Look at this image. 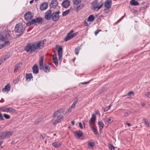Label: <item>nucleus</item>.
<instances>
[{
    "label": "nucleus",
    "mask_w": 150,
    "mask_h": 150,
    "mask_svg": "<svg viewBox=\"0 0 150 150\" xmlns=\"http://www.w3.org/2000/svg\"><path fill=\"white\" fill-rule=\"evenodd\" d=\"M113 121V118L111 117H110L108 119L106 122L109 124H110Z\"/></svg>",
    "instance_id": "33"
},
{
    "label": "nucleus",
    "mask_w": 150,
    "mask_h": 150,
    "mask_svg": "<svg viewBox=\"0 0 150 150\" xmlns=\"http://www.w3.org/2000/svg\"><path fill=\"white\" fill-rule=\"evenodd\" d=\"M0 110L5 112H8L9 111V108H6L5 107L0 108Z\"/></svg>",
    "instance_id": "27"
},
{
    "label": "nucleus",
    "mask_w": 150,
    "mask_h": 150,
    "mask_svg": "<svg viewBox=\"0 0 150 150\" xmlns=\"http://www.w3.org/2000/svg\"><path fill=\"white\" fill-rule=\"evenodd\" d=\"M53 60V62L55 64V65H56V66H57L58 65V60L57 59L56 60Z\"/></svg>",
    "instance_id": "45"
},
{
    "label": "nucleus",
    "mask_w": 150,
    "mask_h": 150,
    "mask_svg": "<svg viewBox=\"0 0 150 150\" xmlns=\"http://www.w3.org/2000/svg\"><path fill=\"white\" fill-rule=\"evenodd\" d=\"M82 45H81L79 46L78 47L75 49L74 52L76 55H77L79 54V50L81 49V46Z\"/></svg>",
    "instance_id": "23"
},
{
    "label": "nucleus",
    "mask_w": 150,
    "mask_h": 150,
    "mask_svg": "<svg viewBox=\"0 0 150 150\" xmlns=\"http://www.w3.org/2000/svg\"><path fill=\"white\" fill-rule=\"evenodd\" d=\"M26 79L27 80H28V81H30L31 79L33 78L32 75L31 73L27 74L26 76Z\"/></svg>",
    "instance_id": "24"
},
{
    "label": "nucleus",
    "mask_w": 150,
    "mask_h": 150,
    "mask_svg": "<svg viewBox=\"0 0 150 150\" xmlns=\"http://www.w3.org/2000/svg\"><path fill=\"white\" fill-rule=\"evenodd\" d=\"M72 108H71V107H70L67 110L66 112V113H68L71 112V111H72Z\"/></svg>",
    "instance_id": "49"
},
{
    "label": "nucleus",
    "mask_w": 150,
    "mask_h": 150,
    "mask_svg": "<svg viewBox=\"0 0 150 150\" xmlns=\"http://www.w3.org/2000/svg\"><path fill=\"white\" fill-rule=\"evenodd\" d=\"M44 60V57L42 56L40 58L39 61V68L40 70L43 69L46 73H48L50 72V67L48 65H46L45 64L43 65V61Z\"/></svg>",
    "instance_id": "2"
},
{
    "label": "nucleus",
    "mask_w": 150,
    "mask_h": 150,
    "mask_svg": "<svg viewBox=\"0 0 150 150\" xmlns=\"http://www.w3.org/2000/svg\"><path fill=\"white\" fill-rule=\"evenodd\" d=\"M40 121H35V124H38L40 122Z\"/></svg>",
    "instance_id": "64"
},
{
    "label": "nucleus",
    "mask_w": 150,
    "mask_h": 150,
    "mask_svg": "<svg viewBox=\"0 0 150 150\" xmlns=\"http://www.w3.org/2000/svg\"><path fill=\"white\" fill-rule=\"evenodd\" d=\"M108 11L109 10H108V9H105L104 10V12L106 13H108Z\"/></svg>",
    "instance_id": "61"
},
{
    "label": "nucleus",
    "mask_w": 150,
    "mask_h": 150,
    "mask_svg": "<svg viewBox=\"0 0 150 150\" xmlns=\"http://www.w3.org/2000/svg\"><path fill=\"white\" fill-rule=\"evenodd\" d=\"M6 59V58H2L0 60V63H1V64H2V63H4Z\"/></svg>",
    "instance_id": "46"
},
{
    "label": "nucleus",
    "mask_w": 150,
    "mask_h": 150,
    "mask_svg": "<svg viewBox=\"0 0 150 150\" xmlns=\"http://www.w3.org/2000/svg\"><path fill=\"white\" fill-rule=\"evenodd\" d=\"M92 130L94 133L96 135L97 134H98V133L97 130L94 127L92 128Z\"/></svg>",
    "instance_id": "35"
},
{
    "label": "nucleus",
    "mask_w": 150,
    "mask_h": 150,
    "mask_svg": "<svg viewBox=\"0 0 150 150\" xmlns=\"http://www.w3.org/2000/svg\"><path fill=\"white\" fill-rule=\"evenodd\" d=\"M84 25H85V26H87L89 25L88 23L86 22V20L84 22Z\"/></svg>",
    "instance_id": "56"
},
{
    "label": "nucleus",
    "mask_w": 150,
    "mask_h": 150,
    "mask_svg": "<svg viewBox=\"0 0 150 150\" xmlns=\"http://www.w3.org/2000/svg\"><path fill=\"white\" fill-rule=\"evenodd\" d=\"M48 7V4L45 2L41 4L40 6V9L41 11H44Z\"/></svg>",
    "instance_id": "11"
},
{
    "label": "nucleus",
    "mask_w": 150,
    "mask_h": 150,
    "mask_svg": "<svg viewBox=\"0 0 150 150\" xmlns=\"http://www.w3.org/2000/svg\"><path fill=\"white\" fill-rule=\"evenodd\" d=\"M61 144L57 142H55L52 143V146L54 147L58 148L60 146Z\"/></svg>",
    "instance_id": "28"
},
{
    "label": "nucleus",
    "mask_w": 150,
    "mask_h": 150,
    "mask_svg": "<svg viewBox=\"0 0 150 150\" xmlns=\"http://www.w3.org/2000/svg\"><path fill=\"white\" fill-rule=\"evenodd\" d=\"M88 145L89 146L93 147L94 145V143L92 142H89L88 143Z\"/></svg>",
    "instance_id": "42"
},
{
    "label": "nucleus",
    "mask_w": 150,
    "mask_h": 150,
    "mask_svg": "<svg viewBox=\"0 0 150 150\" xmlns=\"http://www.w3.org/2000/svg\"><path fill=\"white\" fill-rule=\"evenodd\" d=\"M145 97L146 98H150V92L146 94L145 95Z\"/></svg>",
    "instance_id": "50"
},
{
    "label": "nucleus",
    "mask_w": 150,
    "mask_h": 150,
    "mask_svg": "<svg viewBox=\"0 0 150 150\" xmlns=\"http://www.w3.org/2000/svg\"><path fill=\"white\" fill-rule=\"evenodd\" d=\"M59 18V15L57 14L53 13L52 14L51 18L53 21H57L58 20Z\"/></svg>",
    "instance_id": "10"
},
{
    "label": "nucleus",
    "mask_w": 150,
    "mask_h": 150,
    "mask_svg": "<svg viewBox=\"0 0 150 150\" xmlns=\"http://www.w3.org/2000/svg\"><path fill=\"white\" fill-rule=\"evenodd\" d=\"M75 106V105L73 104L70 107L72 108H74Z\"/></svg>",
    "instance_id": "62"
},
{
    "label": "nucleus",
    "mask_w": 150,
    "mask_h": 150,
    "mask_svg": "<svg viewBox=\"0 0 150 150\" xmlns=\"http://www.w3.org/2000/svg\"><path fill=\"white\" fill-rule=\"evenodd\" d=\"M98 125L99 126V128H103L104 126V125L103 122L100 121H98Z\"/></svg>",
    "instance_id": "32"
},
{
    "label": "nucleus",
    "mask_w": 150,
    "mask_h": 150,
    "mask_svg": "<svg viewBox=\"0 0 150 150\" xmlns=\"http://www.w3.org/2000/svg\"><path fill=\"white\" fill-rule=\"evenodd\" d=\"M35 19V21L36 23H41L42 24L41 22H43L42 18L41 17L37 18L36 19Z\"/></svg>",
    "instance_id": "25"
},
{
    "label": "nucleus",
    "mask_w": 150,
    "mask_h": 150,
    "mask_svg": "<svg viewBox=\"0 0 150 150\" xmlns=\"http://www.w3.org/2000/svg\"><path fill=\"white\" fill-rule=\"evenodd\" d=\"M10 43V42H9L6 41L4 42V43L0 46V47L1 48H2L4 47L6 45H9Z\"/></svg>",
    "instance_id": "31"
},
{
    "label": "nucleus",
    "mask_w": 150,
    "mask_h": 150,
    "mask_svg": "<svg viewBox=\"0 0 150 150\" xmlns=\"http://www.w3.org/2000/svg\"><path fill=\"white\" fill-rule=\"evenodd\" d=\"M82 0H73V2L74 4L78 5L81 2Z\"/></svg>",
    "instance_id": "30"
},
{
    "label": "nucleus",
    "mask_w": 150,
    "mask_h": 150,
    "mask_svg": "<svg viewBox=\"0 0 150 150\" xmlns=\"http://www.w3.org/2000/svg\"><path fill=\"white\" fill-rule=\"evenodd\" d=\"M70 12V10H67V11H64V12H63L62 13V16H66L67 14H68V13L69 12Z\"/></svg>",
    "instance_id": "34"
},
{
    "label": "nucleus",
    "mask_w": 150,
    "mask_h": 150,
    "mask_svg": "<svg viewBox=\"0 0 150 150\" xmlns=\"http://www.w3.org/2000/svg\"><path fill=\"white\" fill-rule=\"evenodd\" d=\"M62 5L63 7L67 8L70 5V1L68 0H65L63 1Z\"/></svg>",
    "instance_id": "12"
},
{
    "label": "nucleus",
    "mask_w": 150,
    "mask_h": 150,
    "mask_svg": "<svg viewBox=\"0 0 150 150\" xmlns=\"http://www.w3.org/2000/svg\"><path fill=\"white\" fill-rule=\"evenodd\" d=\"M34 14L31 11H28L24 15V18L26 21H29L32 20Z\"/></svg>",
    "instance_id": "4"
},
{
    "label": "nucleus",
    "mask_w": 150,
    "mask_h": 150,
    "mask_svg": "<svg viewBox=\"0 0 150 150\" xmlns=\"http://www.w3.org/2000/svg\"><path fill=\"white\" fill-rule=\"evenodd\" d=\"M53 60H56L57 59V55L56 54H54L53 56Z\"/></svg>",
    "instance_id": "52"
},
{
    "label": "nucleus",
    "mask_w": 150,
    "mask_h": 150,
    "mask_svg": "<svg viewBox=\"0 0 150 150\" xmlns=\"http://www.w3.org/2000/svg\"><path fill=\"white\" fill-rule=\"evenodd\" d=\"M111 106V105H109L108 106V107H106L104 109V111L106 112L108 110H109Z\"/></svg>",
    "instance_id": "40"
},
{
    "label": "nucleus",
    "mask_w": 150,
    "mask_h": 150,
    "mask_svg": "<svg viewBox=\"0 0 150 150\" xmlns=\"http://www.w3.org/2000/svg\"><path fill=\"white\" fill-rule=\"evenodd\" d=\"M94 124H93V123H89V126L91 128V129H92V128H94V127L93 126V125Z\"/></svg>",
    "instance_id": "55"
},
{
    "label": "nucleus",
    "mask_w": 150,
    "mask_h": 150,
    "mask_svg": "<svg viewBox=\"0 0 150 150\" xmlns=\"http://www.w3.org/2000/svg\"><path fill=\"white\" fill-rule=\"evenodd\" d=\"M112 0H107L105 2V6L109 9L110 8L112 4Z\"/></svg>",
    "instance_id": "14"
},
{
    "label": "nucleus",
    "mask_w": 150,
    "mask_h": 150,
    "mask_svg": "<svg viewBox=\"0 0 150 150\" xmlns=\"http://www.w3.org/2000/svg\"><path fill=\"white\" fill-rule=\"evenodd\" d=\"M45 134L43 133L40 136V139H43L45 138Z\"/></svg>",
    "instance_id": "47"
},
{
    "label": "nucleus",
    "mask_w": 150,
    "mask_h": 150,
    "mask_svg": "<svg viewBox=\"0 0 150 150\" xmlns=\"http://www.w3.org/2000/svg\"><path fill=\"white\" fill-rule=\"evenodd\" d=\"M85 5L83 4H80L79 5H77V6L75 8V9L76 11L78 12L79 10L82 9V8L84 7Z\"/></svg>",
    "instance_id": "17"
},
{
    "label": "nucleus",
    "mask_w": 150,
    "mask_h": 150,
    "mask_svg": "<svg viewBox=\"0 0 150 150\" xmlns=\"http://www.w3.org/2000/svg\"><path fill=\"white\" fill-rule=\"evenodd\" d=\"M64 111V109H60L57 110L56 112H55L53 114V117H60L61 115V113H63Z\"/></svg>",
    "instance_id": "8"
},
{
    "label": "nucleus",
    "mask_w": 150,
    "mask_h": 150,
    "mask_svg": "<svg viewBox=\"0 0 150 150\" xmlns=\"http://www.w3.org/2000/svg\"><path fill=\"white\" fill-rule=\"evenodd\" d=\"M106 89V88L105 87L103 88H102V89L100 90V91L99 92V93L100 94H101L103 92H104V91Z\"/></svg>",
    "instance_id": "48"
},
{
    "label": "nucleus",
    "mask_w": 150,
    "mask_h": 150,
    "mask_svg": "<svg viewBox=\"0 0 150 150\" xmlns=\"http://www.w3.org/2000/svg\"><path fill=\"white\" fill-rule=\"evenodd\" d=\"M78 101V98L77 97H76L74 99V101L73 103L75 105L76 104Z\"/></svg>",
    "instance_id": "39"
},
{
    "label": "nucleus",
    "mask_w": 150,
    "mask_h": 150,
    "mask_svg": "<svg viewBox=\"0 0 150 150\" xmlns=\"http://www.w3.org/2000/svg\"><path fill=\"white\" fill-rule=\"evenodd\" d=\"M74 37V36L72 35V34L70 33H67V36L64 38V40L65 41H67L71 39Z\"/></svg>",
    "instance_id": "20"
},
{
    "label": "nucleus",
    "mask_w": 150,
    "mask_h": 150,
    "mask_svg": "<svg viewBox=\"0 0 150 150\" xmlns=\"http://www.w3.org/2000/svg\"><path fill=\"white\" fill-rule=\"evenodd\" d=\"M44 40L46 41L45 40H44L42 41L38 42L33 44L29 43L25 46L24 50L27 53H32L34 52L36 49H40L41 47H43Z\"/></svg>",
    "instance_id": "1"
},
{
    "label": "nucleus",
    "mask_w": 150,
    "mask_h": 150,
    "mask_svg": "<svg viewBox=\"0 0 150 150\" xmlns=\"http://www.w3.org/2000/svg\"><path fill=\"white\" fill-rule=\"evenodd\" d=\"M125 14L124 16H122L121 17V18H120L119 20H118L117 22H116L115 24H117L119 22H120L124 18V17L125 16Z\"/></svg>",
    "instance_id": "38"
},
{
    "label": "nucleus",
    "mask_w": 150,
    "mask_h": 150,
    "mask_svg": "<svg viewBox=\"0 0 150 150\" xmlns=\"http://www.w3.org/2000/svg\"><path fill=\"white\" fill-rule=\"evenodd\" d=\"M30 21L26 23V25L28 26H30L32 25H37V24L35 23V19H32Z\"/></svg>",
    "instance_id": "16"
},
{
    "label": "nucleus",
    "mask_w": 150,
    "mask_h": 150,
    "mask_svg": "<svg viewBox=\"0 0 150 150\" xmlns=\"http://www.w3.org/2000/svg\"><path fill=\"white\" fill-rule=\"evenodd\" d=\"M109 148L111 150H114L115 147L112 144H110L109 146Z\"/></svg>",
    "instance_id": "43"
},
{
    "label": "nucleus",
    "mask_w": 150,
    "mask_h": 150,
    "mask_svg": "<svg viewBox=\"0 0 150 150\" xmlns=\"http://www.w3.org/2000/svg\"><path fill=\"white\" fill-rule=\"evenodd\" d=\"M89 83V82H82V83H80L79 84H82L83 85V84H87V83Z\"/></svg>",
    "instance_id": "58"
},
{
    "label": "nucleus",
    "mask_w": 150,
    "mask_h": 150,
    "mask_svg": "<svg viewBox=\"0 0 150 150\" xmlns=\"http://www.w3.org/2000/svg\"><path fill=\"white\" fill-rule=\"evenodd\" d=\"M127 95L128 96L131 97V96H134V94L133 91H130L128 93Z\"/></svg>",
    "instance_id": "41"
},
{
    "label": "nucleus",
    "mask_w": 150,
    "mask_h": 150,
    "mask_svg": "<svg viewBox=\"0 0 150 150\" xmlns=\"http://www.w3.org/2000/svg\"><path fill=\"white\" fill-rule=\"evenodd\" d=\"M22 63L21 62H19L18 64L16 65L15 67V69L14 71V72H16V71L19 69L20 68H21L22 67Z\"/></svg>",
    "instance_id": "21"
},
{
    "label": "nucleus",
    "mask_w": 150,
    "mask_h": 150,
    "mask_svg": "<svg viewBox=\"0 0 150 150\" xmlns=\"http://www.w3.org/2000/svg\"><path fill=\"white\" fill-rule=\"evenodd\" d=\"M79 126L80 128L82 129L83 128V126L82 123L81 122H79Z\"/></svg>",
    "instance_id": "54"
},
{
    "label": "nucleus",
    "mask_w": 150,
    "mask_h": 150,
    "mask_svg": "<svg viewBox=\"0 0 150 150\" xmlns=\"http://www.w3.org/2000/svg\"><path fill=\"white\" fill-rule=\"evenodd\" d=\"M25 30V27L22 23H20L17 24L15 28V31L16 33H18L17 35L19 37L22 35Z\"/></svg>",
    "instance_id": "3"
},
{
    "label": "nucleus",
    "mask_w": 150,
    "mask_h": 150,
    "mask_svg": "<svg viewBox=\"0 0 150 150\" xmlns=\"http://www.w3.org/2000/svg\"><path fill=\"white\" fill-rule=\"evenodd\" d=\"M56 49L58 52L59 60L60 62H61L62 61V55L63 54L62 48L59 45H56Z\"/></svg>",
    "instance_id": "5"
},
{
    "label": "nucleus",
    "mask_w": 150,
    "mask_h": 150,
    "mask_svg": "<svg viewBox=\"0 0 150 150\" xmlns=\"http://www.w3.org/2000/svg\"><path fill=\"white\" fill-rule=\"evenodd\" d=\"M4 117L6 119H9L10 118V116L9 115L6 114H4Z\"/></svg>",
    "instance_id": "36"
},
{
    "label": "nucleus",
    "mask_w": 150,
    "mask_h": 150,
    "mask_svg": "<svg viewBox=\"0 0 150 150\" xmlns=\"http://www.w3.org/2000/svg\"><path fill=\"white\" fill-rule=\"evenodd\" d=\"M33 72L34 74H37L39 72V69L37 65L35 64L32 68Z\"/></svg>",
    "instance_id": "18"
},
{
    "label": "nucleus",
    "mask_w": 150,
    "mask_h": 150,
    "mask_svg": "<svg viewBox=\"0 0 150 150\" xmlns=\"http://www.w3.org/2000/svg\"><path fill=\"white\" fill-rule=\"evenodd\" d=\"M96 120V117L94 113H93L92 115V117L90 120L89 123H90L95 124Z\"/></svg>",
    "instance_id": "13"
},
{
    "label": "nucleus",
    "mask_w": 150,
    "mask_h": 150,
    "mask_svg": "<svg viewBox=\"0 0 150 150\" xmlns=\"http://www.w3.org/2000/svg\"><path fill=\"white\" fill-rule=\"evenodd\" d=\"M128 115H129V114L127 112H126L124 114V116L125 117H127L128 116Z\"/></svg>",
    "instance_id": "60"
},
{
    "label": "nucleus",
    "mask_w": 150,
    "mask_h": 150,
    "mask_svg": "<svg viewBox=\"0 0 150 150\" xmlns=\"http://www.w3.org/2000/svg\"><path fill=\"white\" fill-rule=\"evenodd\" d=\"M63 118V117H61L59 119H58L57 120H56L53 123V125H56L57 123H59L61 121V120H62Z\"/></svg>",
    "instance_id": "29"
},
{
    "label": "nucleus",
    "mask_w": 150,
    "mask_h": 150,
    "mask_svg": "<svg viewBox=\"0 0 150 150\" xmlns=\"http://www.w3.org/2000/svg\"><path fill=\"white\" fill-rule=\"evenodd\" d=\"M77 34H78V32H76L72 34V35L73 36H74V37L76 36L77 35Z\"/></svg>",
    "instance_id": "59"
},
{
    "label": "nucleus",
    "mask_w": 150,
    "mask_h": 150,
    "mask_svg": "<svg viewBox=\"0 0 150 150\" xmlns=\"http://www.w3.org/2000/svg\"><path fill=\"white\" fill-rule=\"evenodd\" d=\"M5 40L4 36L2 35H0V41H4Z\"/></svg>",
    "instance_id": "37"
},
{
    "label": "nucleus",
    "mask_w": 150,
    "mask_h": 150,
    "mask_svg": "<svg viewBox=\"0 0 150 150\" xmlns=\"http://www.w3.org/2000/svg\"><path fill=\"white\" fill-rule=\"evenodd\" d=\"M9 111L12 112H15L16 110L11 108H9Z\"/></svg>",
    "instance_id": "44"
},
{
    "label": "nucleus",
    "mask_w": 150,
    "mask_h": 150,
    "mask_svg": "<svg viewBox=\"0 0 150 150\" xmlns=\"http://www.w3.org/2000/svg\"><path fill=\"white\" fill-rule=\"evenodd\" d=\"M4 120L3 115L1 113H0V120Z\"/></svg>",
    "instance_id": "53"
},
{
    "label": "nucleus",
    "mask_w": 150,
    "mask_h": 150,
    "mask_svg": "<svg viewBox=\"0 0 150 150\" xmlns=\"http://www.w3.org/2000/svg\"><path fill=\"white\" fill-rule=\"evenodd\" d=\"M95 19V18L93 15H91L88 18V21L92 22Z\"/></svg>",
    "instance_id": "26"
},
{
    "label": "nucleus",
    "mask_w": 150,
    "mask_h": 150,
    "mask_svg": "<svg viewBox=\"0 0 150 150\" xmlns=\"http://www.w3.org/2000/svg\"><path fill=\"white\" fill-rule=\"evenodd\" d=\"M52 12L50 10L47 11L45 13L44 18L47 20H50L52 18Z\"/></svg>",
    "instance_id": "7"
},
{
    "label": "nucleus",
    "mask_w": 150,
    "mask_h": 150,
    "mask_svg": "<svg viewBox=\"0 0 150 150\" xmlns=\"http://www.w3.org/2000/svg\"><path fill=\"white\" fill-rule=\"evenodd\" d=\"M76 136H77V138L79 139L83 135V133L80 130L74 132Z\"/></svg>",
    "instance_id": "15"
},
{
    "label": "nucleus",
    "mask_w": 150,
    "mask_h": 150,
    "mask_svg": "<svg viewBox=\"0 0 150 150\" xmlns=\"http://www.w3.org/2000/svg\"><path fill=\"white\" fill-rule=\"evenodd\" d=\"M11 86L9 84H8L5 86V88L2 89L4 92H6L9 91L10 90Z\"/></svg>",
    "instance_id": "19"
},
{
    "label": "nucleus",
    "mask_w": 150,
    "mask_h": 150,
    "mask_svg": "<svg viewBox=\"0 0 150 150\" xmlns=\"http://www.w3.org/2000/svg\"><path fill=\"white\" fill-rule=\"evenodd\" d=\"M101 30H96L95 31V34L96 35L99 33V32L101 31Z\"/></svg>",
    "instance_id": "51"
},
{
    "label": "nucleus",
    "mask_w": 150,
    "mask_h": 150,
    "mask_svg": "<svg viewBox=\"0 0 150 150\" xmlns=\"http://www.w3.org/2000/svg\"><path fill=\"white\" fill-rule=\"evenodd\" d=\"M102 2H98L96 1L93 6V10L95 11H98L102 6Z\"/></svg>",
    "instance_id": "6"
},
{
    "label": "nucleus",
    "mask_w": 150,
    "mask_h": 150,
    "mask_svg": "<svg viewBox=\"0 0 150 150\" xmlns=\"http://www.w3.org/2000/svg\"><path fill=\"white\" fill-rule=\"evenodd\" d=\"M145 123L146 125L147 126L149 127V124L148 122L145 121Z\"/></svg>",
    "instance_id": "57"
},
{
    "label": "nucleus",
    "mask_w": 150,
    "mask_h": 150,
    "mask_svg": "<svg viewBox=\"0 0 150 150\" xmlns=\"http://www.w3.org/2000/svg\"><path fill=\"white\" fill-rule=\"evenodd\" d=\"M58 5V3L57 0H52L51 1L50 6L51 8H55Z\"/></svg>",
    "instance_id": "9"
},
{
    "label": "nucleus",
    "mask_w": 150,
    "mask_h": 150,
    "mask_svg": "<svg viewBox=\"0 0 150 150\" xmlns=\"http://www.w3.org/2000/svg\"><path fill=\"white\" fill-rule=\"evenodd\" d=\"M130 4L131 5L137 6L139 4L138 2L135 0H131L130 1Z\"/></svg>",
    "instance_id": "22"
},
{
    "label": "nucleus",
    "mask_w": 150,
    "mask_h": 150,
    "mask_svg": "<svg viewBox=\"0 0 150 150\" xmlns=\"http://www.w3.org/2000/svg\"><path fill=\"white\" fill-rule=\"evenodd\" d=\"M74 32V30H71L70 32L69 33H70L71 34H72V33Z\"/></svg>",
    "instance_id": "63"
}]
</instances>
